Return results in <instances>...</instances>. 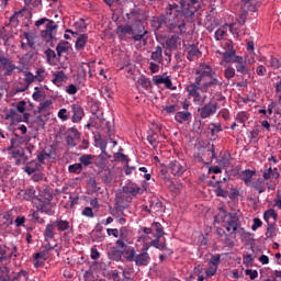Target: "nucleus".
<instances>
[{"label":"nucleus","instance_id":"bf43d9fd","mask_svg":"<svg viewBox=\"0 0 281 281\" xmlns=\"http://www.w3.org/2000/svg\"><path fill=\"white\" fill-rule=\"evenodd\" d=\"M258 227H262V221L258 217L254 218V224L251 226L252 232H256Z\"/></svg>","mask_w":281,"mask_h":281},{"label":"nucleus","instance_id":"0eeeda50","mask_svg":"<svg viewBox=\"0 0 281 281\" xmlns=\"http://www.w3.org/2000/svg\"><path fill=\"white\" fill-rule=\"evenodd\" d=\"M223 87V79H218L213 77L210 81H205L202 83V89L206 93H214L216 91H221Z\"/></svg>","mask_w":281,"mask_h":281},{"label":"nucleus","instance_id":"dca6fc26","mask_svg":"<svg viewBox=\"0 0 281 281\" xmlns=\"http://www.w3.org/2000/svg\"><path fill=\"white\" fill-rule=\"evenodd\" d=\"M23 80H24V85L16 89V91L19 93H23V91H27L30 89V85H32V82H34V80H36V78L34 77V74L26 71V72H24Z\"/></svg>","mask_w":281,"mask_h":281},{"label":"nucleus","instance_id":"a211bd4d","mask_svg":"<svg viewBox=\"0 0 281 281\" xmlns=\"http://www.w3.org/2000/svg\"><path fill=\"white\" fill-rule=\"evenodd\" d=\"M22 16H29L32 19V12L27 9H21L11 15L10 23H14L16 25L19 23V19H22Z\"/></svg>","mask_w":281,"mask_h":281},{"label":"nucleus","instance_id":"2eb2a0df","mask_svg":"<svg viewBox=\"0 0 281 281\" xmlns=\"http://www.w3.org/2000/svg\"><path fill=\"white\" fill-rule=\"evenodd\" d=\"M15 138H11V145L9 147V150H12V148H21L23 144L27 146L29 142L32 139L30 136H21L19 137L18 134H14Z\"/></svg>","mask_w":281,"mask_h":281},{"label":"nucleus","instance_id":"f257e3e1","mask_svg":"<svg viewBox=\"0 0 281 281\" xmlns=\"http://www.w3.org/2000/svg\"><path fill=\"white\" fill-rule=\"evenodd\" d=\"M216 223L222 224V227H217V236H224V243L227 247H234V240H236V233L240 229V217L237 213H228L221 209L218 214L214 216V225ZM226 231V232H225Z\"/></svg>","mask_w":281,"mask_h":281},{"label":"nucleus","instance_id":"2f4dec72","mask_svg":"<svg viewBox=\"0 0 281 281\" xmlns=\"http://www.w3.org/2000/svg\"><path fill=\"white\" fill-rule=\"evenodd\" d=\"M16 251V247H13L12 252L8 257V248L7 247H0V262H4V260H10L12 258V255Z\"/></svg>","mask_w":281,"mask_h":281},{"label":"nucleus","instance_id":"4468645a","mask_svg":"<svg viewBox=\"0 0 281 281\" xmlns=\"http://www.w3.org/2000/svg\"><path fill=\"white\" fill-rule=\"evenodd\" d=\"M70 135L66 137V144L70 148H76L78 146V143H76L77 139H80V132L76 127H70L69 130Z\"/></svg>","mask_w":281,"mask_h":281},{"label":"nucleus","instance_id":"f8f14e48","mask_svg":"<svg viewBox=\"0 0 281 281\" xmlns=\"http://www.w3.org/2000/svg\"><path fill=\"white\" fill-rule=\"evenodd\" d=\"M224 63H240L241 57L236 55V50L228 44V49L223 53Z\"/></svg>","mask_w":281,"mask_h":281},{"label":"nucleus","instance_id":"c9c22d12","mask_svg":"<svg viewBox=\"0 0 281 281\" xmlns=\"http://www.w3.org/2000/svg\"><path fill=\"white\" fill-rule=\"evenodd\" d=\"M179 41V36L177 35H172L171 37H169L167 41H166V45L168 47V49H177L178 43Z\"/></svg>","mask_w":281,"mask_h":281},{"label":"nucleus","instance_id":"603ef678","mask_svg":"<svg viewBox=\"0 0 281 281\" xmlns=\"http://www.w3.org/2000/svg\"><path fill=\"white\" fill-rule=\"evenodd\" d=\"M125 255H126V261L127 262H134L135 261V257H136V255H135V248H132V249H130V250H126L125 251Z\"/></svg>","mask_w":281,"mask_h":281},{"label":"nucleus","instance_id":"7c9ffc66","mask_svg":"<svg viewBox=\"0 0 281 281\" xmlns=\"http://www.w3.org/2000/svg\"><path fill=\"white\" fill-rule=\"evenodd\" d=\"M192 117V113L190 112H178L175 116L176 122L179 124H183V122H188Z\"/></svg>","mask_w":281,"mask_h":281},{"label":"nucleus","instance_id":"1a4fd4ad","mask_svg":"<svg viewBox=\"0 0 281 281\" xmlns=\"http://www.w3.org/2000/svg\"><path fill=\"white\" fill-rule=\"evenodd\" d=\"M144 234H154L155 238H161L166 233L164 232V226L161 223L154 222L151 223L150 227L143 228Z\"/></svg>","mask_w":281,"mask_h":281},{"label":"nucleus","instance_id":"338daca9","mask_svg":"<svg viewBox=\"0 0 281 281\" xmlns=\"http://www.w3.org/2000/svg\"><path fill=\"white\" fill-rule=\"evenodd\" d=\"M238 23L239 25H245V23H247V11H244L239 19H238Z\"/></svg>","mask_w":281,"mask_h":281},{"label":"nucleus","instance_id":"aec40b11","mask_svg":"<svg viewBox=\"0 0 281 281\" xmlns=\"http://www.w3.org/2000/svg\"><path fill=\"white\" fill-rule=\"evenodd\" d=\"M88 41H89V36L87 34L79 35L75 44L76 50L81 52V49H85V46L87 45Z\"/></svg>","mask_w":281,"mask_h":281},{"label":"nucleus","instance_id":"09e8293b","mask_svg":"<svg viewBox=\"0 0 281 281\" xmlns=\"http://www.w3.org/2000/svg\"><path fill=\"white\" fill-rule=\"evenodd\" d=\"M172 12H179V5L177 3L169 4L166 8V16H172Z\"/></svg>","mask_w":281,"mask_h":281},{"label":"nucleus","instance_id":"c03bdc74","mask_svg":"<svg viewBox=\"0 0 281 281\" xmlns=\"http://www.w3.org/2000/svg\"><path fill=\"white\" fill-rule=\"evenodd\" d=\"M47 60L50 65H54L56 63V52H54L52 48H48L45 50Z\"/></svg>","mask_w":281,"mask_h":281},{"label":"nucleus","instance_id":"3c124183","mask_svg":"<svg viewBox=\"0 0 281 281\" xmlns=\"http://www.w3.org/2000/svg\"><path fill=\"white\" fill-rule=\"evenodd\" d=\"M52 105V100H46L42 102L36 111V113H43V111H47V109Z\"/></svg>","mask_w":281,"mask_h":281},{"label":"nucleus","instance_id":"680f3d73","mask_svg":"<svg viewBox=\"0 0 281 281\" xmlns=\"http://www.w3.org/2000/svg\"><path fill=\"white\" fill-rule=\"evenodd\" d=\"M83 216H88L89 218H93V209L87 206L82 211Z\"/></svg>","mask_w":281,"mask_h":281},{"label":"nucleus","instance_id":"412c9836","mask_svg":"<svg viewBox=\"0 0 281 281\" xmlns=\"http://www.w3.org/2000/svg\"><path fill=\"white\" fill-rule=\"evenodd\" d=\"M236 63V71L238 74H243V76H251V70L249 68H247V66L245 65V59H243L240 61H235Z\"/></svg>","mask_w":281,"mask_h":281},{"label":"nucleus","instance_id":"f03ea898","mask_svg":"<svg viewBox=\"0 0 281 281\" xmlns=\"http://www.w3.org/2000/svg\"><path fill=\"white\" fill-rule=\"evenodd\" d=\"M116 34L121 41H126V35L133 36V41H142L148 34V31H146L142 23L134 25L125 24L116 27Z\"/></svg>","mask_w":281,"mask_h":281},{"label":"nucleus","instance_id":"b1692460","mask_svg":"<svg viewBox=\"0 0 281 281\" xmlns=\"http://www.w3.org/2000/svg\"><path fill=\"white\" fill-rule=\"evenodd\" d=\"M248 188H251L252 190H256L257 192H259V194H262V192H265V181L259 178L256 181L250 182V184H248Z\"/></svg>","mask_w":281,"mask_h":281},{"label":"nucleus","instance_id":"e433bc0d","mask_svg":"<svg viewBox=\"0 0 281 281\" xmlns=\"http://www.w3.org/2000/svg\"><path fill=\"white\" fill-rule=\"evenodd\" d=\"M34 78L37 82H43V80L47 78V72L45 71V68H38L34 75Z\"/></svg>","mask_w":281,"mask_h":281},{"label":"nucleus","instance_id":"ddd939ff","mask_svg":"<svg viewBox=\"0 0 281 281\" xmlns=\"http://www.w3.org/2000/svg\"><path fill=\"white\" fill-rule=\"evenodd\" d=\"M70 109L72 112L71 121L74 124H78V122H81L82 117H85V109H82L80 104H71Z\"/></svg>","mask_w":281,"mask_h":281},{"label":"nucleus","instance_id":"9b49d317","mask_svg":"<svg viewBox=\"0 0 281 281\" xmlns=\"http://www.w3.org/2000/svg\"><path fill=\"white\" fill-rule=\"evenodd\" d=\"M169 170L173 177H181L186 172V162L183 160H175L169 164Z\"/></svg>","mask_w":281,"mask_h":281},{"label":"nucleus","instance_id":"4c0bfd02","mask_svg":"<svg viewBox=\"0 0 281 281\" xmlns=\"http://www.w3.org/2000/svg\"><path fill=\"white\" fill-rule=\"evenodd\" d=\"M241 3L248 12H256V0H241Z\"/></svg>","mask_w":281,"mask_h":281},{"label":"nucleus","instance_id":"393cba45","mask_svg":"<svg viewBox=\"0 0 281 281\" xmlns=\"http://www.w3.org/2000/svg\"><path fill=\"white\" fill-rule=\"evenodd\" d=\"M53 224L57 228V232H67L68 229L71 228V226L69 225V222L60 218L54 221Z\"/></svg>","mask_w":281,"mask_h":281},{"label":"nucleus","instance_id":"f3484780","mask_svg":"<svg viewBox=\"0 0 281 281\" xmlns=\"http://www.w3.org/2000/svg\"><path fill=\"white\" fill-rule=\"evenodd\" d=\"M136 267H148L150 263V255L148 252H140L134 258Z\"/></svg>","mask_w":281,"mask_h":281},{"label":"nucleus","instance_id":"13d9d810","mask_svg":"<svg viewBox=\"0 0 281 281\" xmlns=\"http://www.w3.org/2000/svg\"><path fill=\"white\" fill-rule=\"evenodd\" d=\"M139 82H140V85H142V87H144V89H149V87H150V79H148V78H145V77H142L140 79H139Z\"/></svg>","mask_w":281,"mask_h":281},{"label":"nucleus","instance_id":"37998d69","mask_svg":"<svg viewBox=\"0 0 281 281\" xmlns=\"http://www.w3.org/2000/svg\"><path fill=\"white\" fill-rule=\"evenodd\" d=\"M80 164H82V166H91V164H93V156L92 155H82L79 158Z\"/></svg>","mask_w":281,"mask_h":281},{"label":"nucleus","instance_id":"20e7f679","mask_svg":"<svg viewBox=\"0 0 281 281\" xmlns=\"http://www.w3.org/2000/svg\"><path fill=\"white\" fill-rule=\"evenodd\" d=\"M187 91L190 98L193 99V102H195V104H199L200 106H202V104H205V100H207V94H205L206 92L203 91L202 83H191L187 87Z\"/></svg>","mask_w":281,"mask_h":281},{"label":"nucleus","instance_id":"bb28decb","mask_svg":"<svg viewBox=\"0 0 281 281\" xmlns=\"http://www.w3.org/2000/svg\"><path fill=\"white\" fill-rule=\"evenodd\" d=\"M211 265H213V267H215L213 270L211 271H206V276L210 278L212 276H214L216 273V267H218V265L221 263V255H214L211 257L210 259Z\"/></svg>","mask_w":281,"mask_h":281},{"label":"nucleus","instance_id":"5fc2aeb1","mask_svg":"<svg viewBox=\"0 0 281 281\" xmlns=\"http://www.w3.org/2000/svg\"><path fill=\"white\" fill-rule=\"evenodd\" d=\"M59 120H63V122H67L69 120V115H67V109H60L58 112Z\"/></svg>","mask_w":281,"mask_h":281},{"label":"nucleus","instance_id":"de8ad7c7","mask_svg":"<svg viewBox=\"0 0 281 281\" xmlns=\"http://www.w3.org/2000/svg\"><path fill=\"white\" fill-rule=\"evenodd\" d=\"M69 172H72L75 175H80L82 171V165L81 164H74L68 167Z\"/></svg>","mask_w":281,"mask_h":281},{"label":"nucleus","instance_id":"774afa93","mask_svg":"<svg viewBox=\"0 0 281 281\" xmlns=\"http://www.w3.org/2000/svg\"><path fill=\"white\" fill-rule=\"evenodd\" d=\"M155 85H164L166 77L164 76H155L153 78Z\"/></svg>","mask_w":281,"mask_h":281},{"label":"nucleus","instance_id":"e2e57ef3","mask_svg":"<svg viewBox=\"0 0 281 281\" xmlns=\"http://www.w3.org/2000/svg\"><path fill=\"white\" fill-rule=\"evenodd\" d=\"M34 193H35L34 189L26 190L25 193H24V199L26 201H30L31 199L34 198Z\"/></svg>","mask_w":281,"mask_h":281},{"label":"nucleus","instance_id":"ea45409f","mask_svg":"<svg viewBox=\"0 0 281 281\" xmlns=\"http://www.w3.org/2000/svg\"><path fill=\"white\" fill-rule=\"evenodd\" d=\"M201 54V52L199 50V48L195 45L190 46V49L188 52V60L192 61L194 60V56H199Z\"/></svg>","mask_w":281,"mask_h":281},{"label":"nucleus","instance_id":"5701e85b","mask_svg":"<svg viewBox=\"0 0 281 281\" xmlns=\"http://www.w3.org/2000/svg\"><path fill=\"white\" fill-rule=\"evenodd\" d=\"M56 236V226L54 225V222L46 225V228L44 231V238L45 240H52Z\"/></svg>","mask_w":281,"mask_h":281},{"label":"nucleus","instance_id":"49530a36","mask_svg":"<svg viewBox=\"0 0 281 281\" xmlns=\"http://www.w3.org/2000/svg\"><path fill=\"white\" fill-rule=\"evenodd\" d=\"M101 180L103 181V183H112L113 181V173H111V171H105L103 173H101Z\"/></svg>","mask_w":281,"mask_h":281},{"label":"nucleus","instance_id":"69168bd1","mask_svg":"<svg viewBox=\"0 0 281 281\" xmlns=\"http://www.w3.org/2000/svg\"><path fill=\"white\" fill-rule=\"evenodd\" d=\"M256 74L259 76H266L267 75V68L262 65L258 66L256 68Z\"/></svg>","mask_w":281,"mask_h":281},{"label":"nucleus","instance_id":"8fccbe9b","mask_svg":"<svg viewBox=\"0 0 281 281\" xmlns=\"http://www.w3.org/2000/svg\"><path fill=\"white\" fill-rule=\"evenodd\" d=\"M30 160V156L25 155V153L20 154V158L15 159V166H21V164H27Z\"/></svg>","mask_w":281,"mask_h":281},{"label":"nucleus","instance_id":"a18cd8bd","mask_svg":"<svg viewBox=\"0 0 281 281\" xmlns=\"http://www.w3.org/2000/svg\"><path fill=\"white\" fill-rule=\"evenodd\" d=\"M224 76L226 80H232V78L236 76V69H234L232 66H228L224 71Z\"/></svg>","mask_w":281,"mask_h":281},{"label":"nucleus","instance_id":"052dcab7","mask_svg":"<svg viewBox=\"0 0 281 281\" xmlns=\"http://www.w3.org/2000/svg\"><path fill=\"white\" fill-rule=\"evenodd\" d=\"M66 91L69 95H76V93H78V88L75 85H69Z\"/></svg>","mask_w":281,"mask_h":281},{"label":"nucleus","instance_id":"a878e982","mask_svg":"<svg viewBox=\"0 0 281 281\" xmlns=\"http://www.w3.org/2000/svg\"><path fill=\"white\" fill-rule=\"evenodd\" d=\"M254 176H256V171L247 169V170L243 171L241 179H243L244 183L249 187V186H251V182L254 181V180H251V179H254Z\"/></svg>","mask_w":281,"mask_h":281},{"label":"nucleus","instance_id":"864d4df0","mask_svg":"<svg viewBox=\"0 0 281 281\" xmlns=\"http://www.w3.org/2000/svg\"><path fill=\"white\" fill-rule=\"evenodd\" d=\"M38 168H41V165L35 164L34 167L32 165H27L25 167V172H27V175H34V172H36Z\"/></svg>","mask_w":281,"mask_h":281},{"label":"nucleus","instance_id":"4d7b16f0","mask_svg":"<svg viewBox=\"0 0 281 281\" xmlns=\"http://www.w3.org/2000/svg\"><path fill=\"white\" fill-rule=\"evenodd\" d=\"M246 276H249L250 280H256V278H258V271L257 270H251V269H247L245 271Z\"/></svg>","mask_w":281,"mask_h":281},{"label":"nucleus","instance_id":"cd10ccee","mask_svg":"<svg viewBox=\"0 0 281 281\" xmlns=\"http://www.w3.org/2000/svg\"><path fill=\"white\" fill-rule=\"evenodd\" d=\"M57 56L60 58L63 54H67L69 52V42L61 41L58 43L56 47Z\"/></svg>","mask_w":281,"mask_h":281},{"label":"nucleus","instance_id":"79ce46f5","mask_svg":"<svg viewBox=\"0 0 281 281\" xmlns=\"http://www.w3.org/2000/svg\"><path fill=\"white\" fill-rule=\"evenodd\" d=\"M167 19L168 18H166V15L157 18L156 20L153 21V26L156 27V30L164 27V25H166Z\"/></svg>","mask_w":281,"mask_h":281},{"label":"nucleus","instance_id":"6e6d98bb","mask_svg":"<svg viewBox=\"0 0 281 281\" xmlns=\"http://www.w3.org/2000/svg\"><path fill=\"white\" fill-rule=\"evenodd\" d=\"M270 67H272V69H280L281 67L280 60L278 58L271 57Z\"/></svg>","mask_w":281,"mask_h":281},{"label":"nucleus","instance_id":"0e129e2a","mask_svg":"<svg viewBox=\"0 0 281 281\" xmlns=\"http://www.w3.org/2000/svg\"><path fill=\"white\" fill-rule=\"evenodd\" d=\"M223 36H225V30L218 29V30L215 32V40H217V41H223Z\"/></svg>","mask_w":281,"mask_h":281},{"label":"nucleus","instance_id":"473e14b6","mask_svg":"<svg viewBox=\"0 0 281 281\" xmlns=\"http://www.w3.org/2000/svg\"><path fill=\"white\" fill-rule=\"evenodd\" d=\"M161 237H156L154 240H151L150 246L156 247V249H159L160 251H164L168 249L166 247V241H160Z\"/></svg>","mask_w":281,"mask_h":281},{"label":"nucleus","instance_id":"c85d7f7f","mask_svg":"<svg viewBox=\"0 0 281 281\" xmlns=\"http://www.w3.org/2000/svg\"><path fill=\"white\" fill-rule=\"evenodd\" d=\"M162 54L164 49L161 48V46H156L155 52L151 53V60L161 64L164 61Z\"/></svg>","mask_w":281,"mask_h":281},{"label":"nucleus","instance_id":"72a5a7b5","mask_svg":"<svg viewBox=\"0 0 281 281\" xmlns=\"http://www.w3.org/2000/svg\"><path fill=\"white\" fill-rule=\"evenodd\" d=\"M277 236L276 222L267 224L266 238H274Z\"/></svg>","mask_w":281,"mask_h":281},{"label":"nucleus","instance_id":"58836bf2","mask_svg":"<svg viewBox=\"0 0 281 281\" xmlns=\"http://www.w3.org/2000/svg\"><path fill=\"white\" fill-rule=\"evenodd\" d=\"M53 195L52 192L48 191V189H44L42 193L40 194V201H43L44 203H49L52 201Z\"/></svg>","mask_w":281,"mask_h":281},{"label":"nucleus","instance_id":"423d86ee","mask_svg":"<svg viewBox=\"0 0 281 281\" xmlns=\"http://www.w3.org/2000/svg\"><path fill=\"white\" fill-rule=\"evenodd\" d=\"M16 71V65L12 61V59L0 55V74L3 76H12Z\"/></svg>","mask_w":281,"mask_h":281},{"label":"nucleus","instance_id":"39448f33","mask_svg":"<svg viewBox=\"0 0 281 281\" xmlns=\"http://www.w3.org/2000/svg\"><path fill=\"white\" fill-rule=\"evenodd\" d=\"M207 78H210V80L216 78V71L209 65L201 64L195 70V83L203 85L204 82H207Z\"/></svg>","mask_w":281,"mask_h":281},{"label":"nucleus","instance_id":"4be33fe9","mask_svg":"<svg viewBox=\"0 0 281 281\" xmlns=\"http://www.w3.org/2000/svg\"><path fill=\"white\" fill-rule=\"evenodd\" d=\"M53 85H56L57 87H60L63 82H67V75H65V71L60 70L54 74V78L52 80Z\"/></svg>","mask_w":281,"mask_h":281},{"label":"nucleus","instance_id":"6ab92c4d","mask_svg":"<svg viewBox=\"0 0 281 281\" xmlns=\"http://www.w3.org/2000/svg\"><path fill=\"white\" fill-rule=\"evenodd\" d=\"M123 192L125 194H131V196H137V194H142L144 190L137 184H127L123 187Z\"/></svg>","mask_w":281,"mask_h":281},{"label":"nucleus","instance_id":"6e6552de","mask_svg":"<svg viewBox=\"0 0 281 281\" xmlns=\"http://www.w3.org/2000/svg\"><path fill=\"white\" fill-rule=\"evenodd\" d=\"M218 110V103L209 102L204 104L202 108L198 109V113H200V117L202 120H207V117H212L214 113Z\"/></svg>","mask_w":281,"mask_h":281},{"label":"nucleus","instance_id":"f704fd0d","mask_svg":"<svg viewBox=\"0 0 281 281\" xmlns=\"http://www.w3.org/2000/svg\"><path fill=\"white\" fill-rule=\"evenodd\" d=\"M124 252L117 248H112V250L110 251L109 256H110V260H115L116 262L122 260V255Z\"/></svg>","mask_w":281,"mask_h":281},{"label":"nucleus","instance_id":"9d476101","mask_svg":"<svg viewBox=\"0 0 281 281\" xmlns=\"http://www.w3.org/2000/svg\"><path fill=\"white\" fill-rule=\"evenodd\" d=\"M195 3H196L195 0L180 1L181 12L184 14V16H192L194 12H196V7H194Z\"/></svg>","mask_w":281,"mask_h":281},{"label":"nucleus","instance_id":"a19ab883","mask_svg":"<svg viewBox=\"0 0 281 281\" xmlns=\"http://www.w3.org/2000/svg\"><path fill=\"white\" fill-rule=\"evenodd\" d=\"M45 159H52V151L42 150L37 155V161L38 164H45Z\"/></svg>","mask_w":281,"mask_h":281},{"label":"nucleus","instance_id":"c756f323","mask_svg":"<svg viewBox=\"0 0 281 281\" xmlns=\"http://www.w3.org/2000/svg\"><path fill=\"white\" fill-rule=\"evenodd\" d=\"M271 218H273V223H276L278 221V213H276V210H273V209L267 210L263 213V221H266L267 224L271 223V222H269V221H271Z\"/></svg>","mask_w":281,"mask_h":281},{"label":"nucleus","instance_id":"7ed1b4c3","mask_svg":"<svg viewBox=\"0 0 281 281\" xmlns=\"http://www.w3.org/2000/svg\"><path fill=\"white\" fill-rule=\"evenodd\" d=\"M46 23V24H45ZM41 25H45V30L41 32V36L46 43H54L56 41V30H58V25L53 20L47 18H42L35 22V27H41Z\"/></svg>","mask_w":281,"mask_h":281}]
</instances>
